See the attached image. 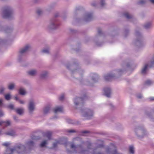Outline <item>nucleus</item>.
<instances>
[{"label": "nucleus", "mask_w": 154, "mask_h": 154, "mask_svg": "<svg viewBox=\"0 0 154 154\" xmlns=\"http://www.w3.org/2000/svg\"><path fill=\"white\" fill-rule=\"evenodd\" d=\"M25 146L23 145L19 144L18 145L15 149L8 148L6 149V153L5 154H12L13 153L16 151L18 153H20L18 151V149H20L22 150V149H25Z\"/></svg>", "instance_id": "1"}, {"label": "nucleus", "mask_w": 154, "mask_h": 154, "mask_svg": "<svg viewBox=\"0 0 154 154\" xmlns=\"http://www.w3.org/2000/svg\"><path fill=\"white\" fill-rule=\"evenodd\" d=\"M4 18H9L11 17L12 14V11L11 9L9 7L5 8L4 11Z\"/></svg>", "instance_id": "2"}, {"label": "nucleus", "mask_w": 154, "mask_h": 154, "mask_svg": "<svg viewBox=\"0 0 154 154\" xmlns=\"http://www.w3.org/2000/svg\"><path fill=\"white\" fill-rule=\"evenodd\" d=\"M34 109V103L33 101H31L30 102L29 106V109L30 112H32Z\"/></svg>", "instance_id": "3"}, {"label": "nucleus", "mask_w": 154, "mask_h": 154, "mask_svg": "<svg viewBox=\"0 0 154 154\" xmlns=\"http://www.w3.org/2000/svg\"><path fill=\"white\" fill-rule=\"evenodd\" d=\"M105 95L108 97L110 96L111 94V90L110 88H105L104 89Z\"/></svg>", "instance_id": "4"}, {"label": "nucleus", "mask_w": 154, "mask_h": 154, "mask_svg": "<svg viewBox=\"0 0 154 154\" xmlns=\"http://www.w3.org/2000/svg\"><path fill=\"white\" fill-rule=\"evenodd\" d=\"M29 48L30 47L29 46V45H26L24 48L21 49L20 50V53L21 54H22L26 52L27 51H28Z\"/></svg>", "instance_id": "5"}, {"label": "nucleus", "mask_w": 154, "mask_h": 154, "mask_svg": "<svg viewBox=\"0 0 154 154\" xmlns=\"http://www.w3.org/2000/svg\"><path fill=\"white\" fill-rule=\"evenodd\" d=\"M54 112L55 113H57L58 112H62L63 111V108L62 106H58L56 107L54 110Z\"/></svg>", "instance_id": "6"}, {"label": "nucleus", "mask_w": 154, "mask_h": 154, "mask_svg": "<svg viewBox=\"0 0 154 154\" xmlns=\"http://www.w3.org/2000/svg\"><path fill=\"white\" fill-rule=\"evenodd\" d=\"M10 124V122L9 121H7L6 122L1 121H0V125H3L7 126L9 125Z\"/></svg>", "instance_id": "7"}, {"label": "nucleus", "mask_w": 154, "mask_h": 154, "mask_svg": "<svg viewBox=\"0 0 154 154\" xmlns=\"http://www.w3.org/2000/svg\"><path fill=\"white\" fill-rule=\"evenodd\" d=\"M52 134V133L51 132L48 131L45 133L44 134V136L47 137L49 140H50Z\"/></svg>", "instance_id": "8"}, {"label": "nucleus", "mask_w": 154, "mask_h": 154, "mask_svg": "<svg viewBox=\"0 0 154 154\" xmlns=\"http://www.w3.org/2000/svg\"><path fill=\"white\" fill-rule=\"evenodd\" d=\"M113 77L112 75L109 74L105 76V78L106 80L109 81Z\"/></svg>", "instance_id": "9"}, {"label": "nucleus", "mask_w": 154, "mask_h": 154, "mask_svg": "<svg viewBox=\"0 0 154 154\" xmlns=\"http://www.w3.org/2000/svg\"><path fill=\"white\" fill-rule=\"evenodd\" d=\"M93 115V112L91 110H89L88 112L86 113L84 115V116L85 117L86 116H92Z\"/></svg>", "instance_id": "10"}, {"label": "nucleus", "mask_w": 154, "mask_h": 154, "mask_svg": "<svg viewBox=\"0 0 154 154\" xmlns=\"http://www.w3.org/2000/svg\"><path fill=\"white\" fill-rule=\"evenodd\" d=\"M148 66V64H146L144 67L142 69L141 71V73L143 74H144L146 73V70Z\"/></svg>", "instance_id": "11"}, {"label": "nucleus", "mask_w": 154, "mask_h": 154, "mask_svg": "<svg viewBox=\"0 0 154 154\" xmlns=\"http://www.w3.org/2000/svg\"><path fill=\"white\" fill-rule=\"evenodd\" d=\"M16 111L17 113L20 115L22 114L23 112V109H16Z\"/></svg>", "instance_id": "12"}, {"label": "nucleus", "mask_w": 154, "mask_h": 154, "mask_svg": "<svg viewBox=\"0 0 154 154\" xmlns=\"http://www.w3.org/2000/svg\"><path fill=\"white\" fill-rule=\"evenodd\" d=\"M36 73V71L35 70H32L28 72V73L30 75H33Z\"/></svg>", "instance_id": "13"}, {"label": "nucleus", "mask_w": 154, "mask_h": 154, "mask_svg": "<svg viewBox=\"0 0 154 154\" xmlns=\"http://www.w3.org/2000/svg\"><path fill=\"white\" fill-rule=\"evenodd\" d=\"M19 93L22 95L25 94H26V91L25 90L22 88H20L19 90Z\"/></svg>", "instance_id": "14"}, {"label": "nucleus", "mask_w": 154, "mask_h": 154, "mask_svg": "<svg viewBox=\"0 0 154 154\" xmlns=\"http://www.w3.org/2000/svg\"><path fill=\"white\" fill-rule=\"evenodd\" d=\"M125 17L127 19H129L132 18V16L129 14L128 13L126 12L124 14Z\"/></svg>", "instance_id": "15"}, {"label": "nucleus", "mask_w": 154, "mask_h": 154, "mask_svg": "<svg viewBox=\"0 0 154 154\" xmlns=\"http://www.w3.org/2000/svg\"><path fill=\"white\" fill-rule=\"evenodd\" d=\"M6 134L7 135L13 136L14 135L15 132L14 131H11L10 132H7Z\"/></svg>", "instance_id": "16"}, {"label": "nucleus", "mask_w": 154, "mask_h": 154, "mask_svg": "<svg viewBox=\"0 0 154 154\" xmlns=\"http://www.w3.org/2000/svg\"><path fill=\"white\" fill-rule=\"evenodd\" d=\"M134 147L133 146H131L129 147V151L130 152L133 154L134 153Z\"/></svg>", "instance_id": "17"}, {"label": "nucleus", "mask_w": 154, "mask_h": 154, "mask_svg": "<svg viewBox=\"0 0 154 154\" xmlns=\"http://www.w3.org/2000/svg\"><path fill=\"white\" fill-rule=\"evenodd\" d=\"M14 85L13 84H11L8 86V88L9 89L12 90L13 89L14 87Z\"/></svg>", "instance_id": "18"}, {"label": "nucleus", "mask_w": 154, "mask_h": 154, "mask_svg": "<svg viewBox=\"0 0 154 154\" xmlns=\"http://www.w3.org/2000/svg\"><path fill=\"white\" fill-rule=\"evenodd\" d=\"M50 107L49 106L46 107L44 110V112L45 113H47L50 110Z\"/></svg>", "instance_id": "19"}, {"label": "nucleus", "mask_w": 154, "mask_h": 154, "mask_svg": "<svg viewBox=\"0 0 154 154\" xmlns=\"http://www.w3.org/2000/svg\"><path fill=\"white\" fill-rule=\"evenodd\" d=\"M5 99L7 100H8L11 98V96L10 94H7L5 95Z\"/></svg>", "instance_id": "20"}, {"label": "nucleus", "mask_w": 154, "mask_h": 154, "mask_svg": "<svg viewBox=\"0 0 154 154\" xmlns=\"http://www.w3.org/2000/svg\"><path fill=\"white\" fill-rule=\"evenodd\" d=\"M47 144L46 141H44L40 144V146L41 147L44 146L45 145Z\"/></svg>", "instance_id": "21"}, {"label": "nucleus", "mask_w": 154, "mask_h": 154, "mask_svg": "<svg viewBox=\"0 0 154 154\" xmlns=\"http://www.w3.org/2000/svg\"><path fill=\"white\" fill-rule=\"evenodd\" d=\"M92 17V15L91 14H88L87 15V19L86 20L87 21L88 20V19H90Z\"/></svg>", "instance_id": "22"}, {"label": "nucleus", "mask_w": 154, "mask_h": 154, "mask_svg": "<svg viewBox=\"0 0 154 154\" xmlns=\"http://www.w3.org/2000/svg\"><path fill=\"white\" fill-rule=\"evenodd\" d=\"M10 143H5L2 144L4 146H5L6 147H8L10 145Z\"/></svg>", "instance_id": "23"}, {"label": "nucleus", "mask_w": 154, "mask_h": 154, "mask_svg": "<svg viewBox=\"0 0 154 154\" xmlns=\"http://www.w3.org/2000/svg\"><path fill=\"white\" fill-rule=\"evenodd\" d=\"M14 106L13 105V104H10L8 106V107L11 109H14Z\"/></svg>", "instance_id": "24"}, {"label": "nucleus", "mask_w": 154, "mask_h": 154, "mask_svg": "<svg viewBox=\"0 0 154 154\" xmlns=\"http://www.w3.org/2000/svg\"><path fill=\"white\" fill-rule=\"evenodd\" d=\"M151 26V24L150 23H148L146 24V25H145L144 27L146 28H148L149 27Z\"/></svg>", "instance_id": "25"}, {"label": "nucleus", "mask_w": 154, "mask_h": 154, "mask_svg": "<svg viewBox=\"0 0 154 154\" xmlns=\"http://www.w3.org/2000/svg\"><path fill=\"white\" fill-rule=\"evenodd\" d=\"M42 52L44 53H49V50L48 49H44L42 51Z\"/></svg>", "instance_id": "26"}, {"label": "nucleus", "mask_w": 154, "mask_h": 154, "mask_svg": "<svg viewBox=\"0 0 154 154\" xmlns=\"http://www.w3.org/2000/svg\"><path fill=\"white\" fill-rule=\"evenodd\" d=\"M64 98V95L62 94L59 98V100H62Z\"/></svg>", "instance_id": "27"}, {"label": "nucleus", "mask_w": 154, "mask_h": 154, "mask_svg": "<svg viewBox=\"0 0 154 154\" xmlns=\"http://www.w3.org/2000/svg\"><path fill=\"white\" fill-rule=\"evenodd\" d=\"M28 145L29 146H32L33 144V142L32 141H30L28 143Z\"/></svg>", "instance_id": "28"}, {"label": "nucleus", "mask_w": 154, "mask_h": 154, "mask_svg": "<svg viewBox=\"0 0 154 154\" xmlns=\"http://www.w3.org/2000/svg\"><path fill=\"white\" fill-rule=\"evenodd\" d=\"M71 147L72 148H74L75 150L77 148V147L75 146L73 144H72L71 145Z\"/></svg>", "instance_id": "29"}, {"label": "nucleus", "mask_w": 154, "mask_h": 154, "mask_svg": "<svg viewBox=\"0 0 154 154\" xmlns=\"http://www.w3.org/2000/svg\"><path fill=\"white\" fill-rule=\"evenodd\" d=\"M42 13V11L40 9L38 10L37 11V13L38 15H39Z\"/></svg>", "instance_id": "30"}, {"label": "nucleus", "mask_w": 154, "mask_h": 154, "mask_svg": "<svg viewBox=\"0 0 154 154\" xmlns=\"http://www.w3.org/2000/svg\"><path fill=\"white\" fill-rule=\"evenodd\" d=\"M146 84L147 85H150L152 83V82L150 80H147L146 82Z\"/></svg>", "instance_id": "31"}, {"label": "nucleus", "mask_w": 154, "mask_h": 154, "mask_svg": "<svg viewBox=\"0 0 154 154\" xmlns=\"http://www.w3.org/2000/svg\"><path fill=\"white\" fill-rule=\"evenodd\" d=\"M4 90V88L2 87L0 88V94H2L3 93Z\"/></svg>", "instance_id": "32"}, {"label": "nucleus", "mask_w": 154, "mask_h": 154, "mask_svg": "<svg viewBox=\"0 0 154 154\" xmlns=\"http://www.w3.org/2000/svg\"><path fill=\"white\" fill-rule=\"evenodd\" d=\"M101 5L102 6H103L105 4L104 1V0H101L100 2Z\"/></svg>", "instance_id": "33"}, {"label": "nucleus", "mask_w": 154, "mask_h": 154, "mask_svg": "<svg viewBox=\"0 0 154 154\" xmlns=\"http://www.w3.org/2000/svg\"><path fill=\"white\" fill-rule=\"evenodd\" d=\"M86 145L87 146L88 148H90V146H91V143L90 142H87L86 143Z\"/></svg>", "instance_id": "34"}, {"label": "nucleus", "mask_w": 154, "mask_h": 154, "mask_svg": "<svg viewBox=\"0 0 154 154\" xmlns=\"http://www.w3.org/2000/svg\"><path fill=\"white\" fill-rule=\"evenodd\" d=\"M58 143H59L58 141L56 143H54V144H53L54 147H55L56 146V145H57V144H58Z\"/></svg>", "instance_id": "35"}, {"label": "nucleus", "mask_w": 154, "mask_h": 154, "mask_svg": "<svg viewBox=\"0 0 154 154\" xmlns=\"http://www.w3.org/2000/svg\"><path fill=\"white\" fill-rule=\"evenodd\" d=\"M149 101L154 100V97H151L149 98Z\"/></svg>", "instance_id": "36"}, {"label": "nucleus", "mask_w": 154, "mask_h": 154, "mask_svg": "<svg viewBox=\"0 0 154 154\" xmlns=\"http://www.w3.org/2000/svg\"><path fill=\"white\" fill-rule=\"evenodd\" d=\"M68 132L69 133H73L75 132V131L74 130H69Z\"/></svg>", "instance_id": "37"}, {"label": "nucleus", "mask_w": 154, "mask_h": 154, "mask_svg": "<svg viewBox=\"0 0 154 154\" xmlns=\"http://www.w3.org/2000/svg\"><path fill=\"white\" fill-rule=\"evenodd\" d=\"M77 99V98H75V100H74V103H75V104L76 105H77L79 104V103H77L76 102V100Z\"/></svg>", "instance_id": "38"}, {"label": "nucleus", "mask_w": 154, "mask_h": 154, "mask_svg": "<svg viewBox=\"0 0 154 154\" xmlns=\"http://www.w3.org/2000/svg\"><path fill=\"white\" fill-rule=\"evenodd\" d=\"M3 115V112L1 111H0V117L2 116Z\"/></svg>", "instance_id": "39"}, {"label": "nucleus", "mask_w": 154, "mask_h": 154, "mask_svg": "<svg viewBox=\"0 0 154 154\" xmlns=\"http://www.w3.org/2000/svg\"><path fill=\"white\" fill-rule=\"evenodd\" d=\"M47 74V72H45V74H42L41 75V77H44L45 76V75H46Z\"/></svg>", "instance_id": "40"}, {"label": "nucleus", "mask_w": 154, "mask_h": 154, "mask_svg": "<svg viewBox=\"0 0 154 154\" xmlns=\"http://www.w3.org/2000/svg\"><path fill=\"white\" fill-rule=\"evenodd\" d=\"M32 139L33 140H37L38 139V138H37V137H32Z\"/></svg>", "instance_id": "41"}, {"label": "nucleus", "mask_w": 154, "mask_h": 154, "mask_svg": "<svg viewBox=\"0 0 154 154\" xmlns=\"http://www.w3.org/2000/svg\"><path fill=\"white\" fill-rule=\"evenodd\" d=\"M137 97L139 98H142V95L141 94L138 95Z\"/></svg>", "instance_id": "42"}, {"label": "nucleus", "mask_w": 154, "mask_h": 154, "mask_svg": "<svg viewBox=\"0 0 154 154\" xmlns=\"http://www.w3.org/2000/svg\"><path fill=\"white\" fill-rule=\"evenodd\" d=\"M2 99H0V106H1L2 104Z\"/></svg>", "instance_id": "43"}, {"label": "nucleus", "mask_w": 154, "mask_h": 154, "mask_svg": "<svg viewBox=\"0 0 154 154\" xmlns=\"http://www.w3.org/2000/svg\"><path fill=\"white\" fill-rule=\"evenodd\" d=\"M19 102L21 104H23L24 103V101L23 100H20Z\"/></svg>", "instance_id": "44"}, {"label": "nucleus", "mask_w": 154, "mask_h": 154, "mask_svg": "<svg viewBox=\"0 0 154 154\" xmlns=\"http://www.w3.org/2000/svg\"><path fill=\"white\" fill-rule=\"evenodd\" d=\"M88 131H84L82 132V133H84V134L87 133H88Z\"/></svg>", "instance_id": "45"}, {"label": "nucleus", "mask_w": 154, "mask_h": 154, "mask_svg": "<svg viewBox=\"0 0 154 154\" xmlns=\"http://www.w3.org/2000/svg\"><path fill=\"white\" fill-rule=\"evenodd\" d=\"M144 0H142V1H141L140 2V4H143V3H144Z\"/></svg>", "instance_id": "46"}, {"label": "nucleus", "mask_w": 154, "mask_h": 154, "mask_svg": "<svg viewBox=\"0 0 154 154\" xmlns=\"http://www.w3.org/2000/svg\"><path fill=\"white\" fill-rule=\"evenodd\" d=\"M98 33L99 34H100L101 33V31L100 30H99L98 31Z\"/></svg>", "instance_id": "47"}, {"label": "nucleus", "mask_w": 154, "mask_h": 154, "mask_svg": "<svg viewBox=\"0 0 154 154\" xmlns=\"http://www.w3.org/2000/svg\"><path fill=\"white\" fill-rule=\"evenodd\" d=\"M150 2L152 3H154V0H149Z\"/></svg>", "instance_id": "48"}, {"label": "nucleus", "mask_w": 154, "mask_h": 154, "mask_svg": "<svg viewBox=\"0 0 154 154\" xmlns=\"http://www.w3.org/2000/svg\"><path fill=\"white\" fill-rule=\"evenodd\" d=\"M15 99L16 100H17L18 99V98L17 96H16L15 97Z\"/></svg>", "instance_id": "49"}, {"label": "nucleus", "mask_w": 154, "mask_h": 154, "mask_svg": "<svg viewBox=\"0 0 154 154\" xmlns=\"http://www.w3.org/2000/svg\"><path fill=\"white\" fill-rule=\"evenodd\" d=\"M81 147V145H79V146H78V148H79V149H80Z\"/></svg>", "instance_id": "50"}, {"label": "nucleus", "mask_w": 154, "mask_h": 154, "mask_svg": "<svg viewBox=\"0 0 154 154\" xmlns=\"http://www.w3.org/2000/svg\"><path fill=\"white\" fill-rule=\"evenodd\" d=\"M70 121H71V122H70V121H68V122L69 123H72V120H70Z\"/></svg>", "instance_id": "51"}, {"label": "nucleus", "mask_w": 154, "mask_h": 154, "mask_svg": "<svg viewBox=\"0 0 154 154\" xmlns=\"http://www.w3.org/2000/svg\"><path fill=\"white\" fill-rule=\"evenodd\" d=\"M103 146V145H100L99 146V147H102Z\"/></svg>", "instance_id": "52"}, {"label": "nucleus", "mask_w": 154, "mask_h": 154, "mask_svg": "<svg viewBox=\"0 0 154 154\" xmlns=\"http://www.w3.org/2000/svg\"><path fill=\"white\" fill-rule=\"evenodd\" d=\"M79 99L80 100H82L83 99V98H79Z\"/></svg>", "instance_id": "53"}, {"label": "nucleus", "mask_w": 154, "mask_h": 154, "mask_svg": "<svg viewBox=\"0 0 154 154\" xmlns=\"http://www.w3.org/2000/svg\"><path fill=\"white\" fill-rule=\"evenodd\" d=\"M83 151H82H82H80V154H82V152H83Z\"/></svg>", "instance_id": "54"}, {"label": "nucleus", "mask_w": 154, "mask_h": 154, "mask_svg": "<svg viewBox=\"0 0 154 154\" xmlns=\"http://www.w3.org/2000/svg\"><path fill=\"white\" fill-rule=\"evenodd\" d=\"M16 117L15 116H14V119H15V120H16Z\"/></svg>", "instance_id": "55"}, {"label": "nucleus", "mask_w": 154, "mask_h": 154, "mask_svg": "<svg viewBox=\"0 0 154 154\" xmlns=\"http://www.w3.org/2000/svg\"><path fill=\"white\" fill-rule=\"evenodd\" d=\"M113 146L114 148H116V147L113 145Z\"/></svg>", "instance_id": "56"}, {"label": "nucleus", "mask_w": 154, "mask_h": 154, "mask_svg": "<svg viewBox=\"0 0 154 154\" xmlns=\"http://www.w3.org/2000/svg\"><path fill=\"white\" fill-rule=\"evenodd\" d=\"M92 6H95V5H94V4H92Z\"/></svg>", "instance_id": "57"}, {"label": "nucleus", "mask_w": 154, "mask_h": 154, "mask_svg": "<svg viewBox=\"0 0 154 154\" xmlns=\"http://www.w3.org/2000/svg\"><path fill=\"white\" fill-rule=\"evenodd\" d=\"M97 154H101V153H100V152H98Z\"/></svg>", "instance_id": "58"}, {"label": "nucleus", "mask_w": 154, "mask_h": 154, "mask_svg": "<svg viewBox=\"0 0 154 154\" xmlns=\"http://www.w3.org/2000/svg\"><path fill=\"white\" fill-rule=\"evenodd\" d=\"M1 131H0V134H1Z\"/></svg>", "instance_id": "59"}]
</instances>
